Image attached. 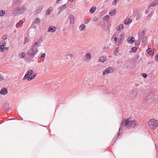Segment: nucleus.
Listing matches in <instances>:
<instances>
[{
  "label": "nucleus",
  "mask_w": 158,
  "mask_h": 158,
  "mask_svg": "<svg viewBox=\"0 0 158 158\" xmlns=\"http://www.w3.org/2000/svg\"><path fill=\"white\" fill-rule=\"evenodd\" d=\"M130 118L125 119L122 120L121 123V126L119 128V131L118 134L117 138H120L122 136L123 126H125L127 128H130L131 127H134L136 126V122L134 120H130Z\"/></svg>",
  "instance_id": "nucleus-1"
},
{
  "label": "nucleus",
  "mask_w": 158,
  "mask_h": 158,
  "mask_svg": "<svg viewBox=\"0 0 158 158\" xmlns=\"http://www.w3.org/2000/svg\"><path fill=\"white\" fill-rule=\"evenodd\" d=\"M20 1H14L13 6L17 7V8L13 12L14 16H18L23 13L25 10L26 7L25 6L22 5L20 6Z\"/></svg>",
  "instance_id": "nucleus-2"
},
{
  "label": "nucleus",
  "mask_w": 158,
  "mask_h": 158,
  "mask_svg": "<svg viewBox=\"0 0 158 158\" xmlns=\"http://www.w3.org/2000/svg\"><path fill=\"white\" fill-rule=\"evenodd\" d=\"M36 76V74L34 72L33 70H30L26 73L25 76L23 77V78L24 79H27L28 81H30L34 79Z\"/></svg>",
  "instance_id": "nucleus-3"
},
{
  "label": "nucleus",
  "mask_w": 158,
  "mask_h": 158,
  "mask_svg": "<svg viewBox=\"0 0 158 158\" xmlns=\"http://www.w3.org/2000/svg\"><path fill=\"white\" fill-rule=\"evenodd\" d=\"M148 123L150 128L153 130L156 129L158 127V120L151 119L149 121Z\"/></svg>",
  "instance_id": "nucleus-4"
},
{
  "label": "nucleus",
  "mask_w": 158,
  "mask_h": 158,
  "mask_svg": "<svg viewBox=\"0 0 158 158\" xmlns=\"http://www.w3.org/2000/svg\"><path fill=\"white\" fill-rule=\"evenodd\" d=\"M38 50L37 48L32 46L31 49H29L27 52L28 55L30 56H34L37 54Z\"/></svg>",
  "instance_id": "nucleus-5"
},
{
  "label": "nucleus",
  "mask_w": 158,
  "mask_h": 158,
  "mask_svg": "<svg viewBox=\"0 0 158 158\" xmlns=\"http://www.w3.org/2000/svg\"><path fill=\"white\" fill-rule=\"evenodd\" d=\"M113 72V69L111 67H109L106 69L103 72V75H107L108 74L112 73Z\"/></svg>",
  "instance_id": "nucleus-6"
},
{
  "label": "nucleus",
  "mask_w": 158,
  "mask_h": 158,
  "mask_svg": "<svg viewBox=\"0 0 158 158\" xmlns=\"http://www.w3.org/2000/svg\"><path fill=\"white\" fill-rule=\"evenodd\" d=\"M153 96H150L149 95H147L146 98L143 101V103L145 104L146 103L148 104L151 102V100L153 99Z\"/></svg>",
  "instance_id": "nucleus-7"
},
{
  "label": "nucleus",
  "mask_w": 158,
  "mask_h": 158,
  "mask_svg": "<svg viewBox=\"0 0 158 158\" xmlns=\"http://www.w3.org/2000/svg\"><path fill=\"white\" fill-rule=\"evenodd\" d=\"M158 5V1H153L149 5L148 9H150L151 7H154Z\"/></svg>",
  "instance_id": "nucleus-8"
},
{
  "label": "nucleus",
  "mask_w": 158,
  "mask_h": 158,
  "mask_svg": "<svg viewBox=\"0 0 158 158\" xmlns=\"http://www.w3.org/2000/svg\"><path fill=\"white\" fill-rule=\"evenodd\" d=\"M69 23L70 24H73L74 23V17L72 14L69 15Z\"/></svg>",
  "instance_id": "nucleus-9"
},
{
  "label": "nucleus",
  "mask_w": 158,
  "mask_h": 158,
  "mask_svg": "<svg viewBox=\"0 0 158 158\" xmlns=\"http://www.w3.org/2000/svg\"><path fill=\"white\" fill-rule=\"evenodd\" d=\"M56 29V27L53 26H51L49 27L48 31L53 33L55 32Z\"/></svg>",
  "instance_id": "nucleus-10"
},
{
  "label": "nucleus",
  "mask_w": 158,
  "mask_h": 158,
  "mask_svg": "<svg viewBox=\"0 0 158 158\" xmlns=\"http://www.w3.org/2000/svg\"><path fill=\"white\" fill-rule=\"evenodd\" d=\"M123 34H119L117 36V42L118 44H120L121 43L122 39L123 37Z\"/></svg>",
  "instance_id": "nucleus-11"
},
{
  "label": "nucleus",
  "mask_w": 158,
  "mask_h": 158,
  "mask_svg": "<svg viewBox=\"0 0 158 158\" xmlns=\"http://www.w3.org/2000/svg\"><path fill=\"white\" fill-rule=\"evenodd\" d=\"M6 43L4 41H2L0 42V49L2 52L3 51V49H4L5 46L6 45Z\"/></svg>",
  "instance_id": "nucleus-12"
},
{
  "label": "nucleus",
  "mask_w": 158,
  "mask_h": 158,
  "mask_svg": "<svg viewBox=\"0 0 158 158\" xmlns=\"http://www.w3.org/2000/svg\"><path fill=\"white\" fill-rule=\"evenodd\" d=\"M145 35V32L143 31L139 33V38L140 40H142V41L144 40V35Z\"/></svg>",
  "instance_id": "nucleus-13"
},
{
  "label": "nucleus",
  "mask_w": 158,
  "mask_h": 158,
  "mask_svg": "<svg viewBox=\"0 0 158 158\" xmlns=\"http://www.w3.org/2000/svg\"><path fill=\"white\" fill-rule=\"evenodd\" d=\"M67 5L66 4H64L63 5L61 6L59 8V11L58 12V15L60 14L61 12L63 9H65L66 8Z\"/></svg>",
  "instance_id": "nucleus-14"
},
{
  "label": "nucleus",
  "mask_w": 158,
  "mask_h": 158,
  "mask_svg": "<svg viewBox=\"0 0 158 158\" xmlns=\"http://www.w3.org/2000/svg\"><path fill=\"white\" fill-rule=\"evenodd\" d=\"M7 92V90L6 88H3L0 91V94L2 95H6Z\"/></svg>",
  "instance_id": "nucleus-15"
},
{
  "label": "nucleus",
  "mask_w": 158,
  "mask_h": 158,
  "mask_svg": "<svg viewBox=\"0 0 158 158\" xmlns=\"http://www.w3.org/2000/svg\"><path fill=\"white\" fill-rule=\"evenodd\" d=\"M64 56L67 59L69 60L72 59L73 55L70 53H67L66 55Z\"/></svg>",
  "instance_id": "nucleus-16"
},
{
  "label": "nucleus",
  "mask_w": 158,
  "mask_h": 158,
  "mask_svg": "<svg viewBox=\"0 0 158 158\" xmlns=\"http://www.w3.org/2000/svg\"><path fill=\"white\" fill-rule=\"evenodd\" d=\"M135 41V38L133 37H131L130 39L129 38L127 39V41L131 44L134 43Z\"/></svg>",
  "instance_id": "nucleus-17"
},
{
  "label": "nucleus",
  "mask_w": 158,
  "mask_h": 158,
  "mask_svg": "<svg viewBox=\"0 0 158 158\" xmlns=\"http://www.w3.org/2000/svg\"><path fill=\"white\" fill-rule=\"evenodd\" d=\"M124 27V26L123 24H120L117 27V30L119 32L121 30H122L123 29Z\"/></svg>",
  "instance_id": "nucleus-18"
},
{
  "label": "nucleus",
  "mask_w": 158,
  "mask_h": 158,
  "mask_svg": "<svg viewBox=\"0 0 158 158\" xmlns=\"http://www.w3.org/2000/svg\"><path fill=\"white\" fill-rule=\"evenodd\" d=\"M147 52L148 54L150 55V56L153 55L154 52H153L152 51L151 49L150 48H148L147 49Z\"/></svg>",
  "instance_id": "nucleus-19"
},
{
  "label": "nucleus",
  "mask_w": 158,
  "mask_h": 158,
  "mask_svg": "<svg viewBox=\"0 0 158 158\" xmlns=\"http://www.w3.org/2000/svg\"><path fill=\"white\" fill-rule=\"evenodd\" d=\"M132 22V20L131 19H126L124 21V23L126 25H127L129 23H131Z\"/></svg>",
  "instance_id": "nucleus-20"
},
{
  "label": "nucleus",
  "mask_w": 158,
  "mask_h": 158,
  "mask_svg": "<svg viewBox=\"0 0 158 158\" xmlns=\"http://www.w3.org/2000/svg\"><path fill=\"white\" fill-rule=\"evenodd\" d=\"M79 28L81 31L85 30V25L83 24H82L79 26Z\"/></svg>",
  "instance_id": "nucleus-21"
},
{
  "label": "nucleus",
  "mask_w": 158,
  "mask_h": 158,
  "mask_svg": "<svg viewBox=\"0 0 158 158\" xmlns=\"http://www.w3.org/2000/svg\"><path fill=\"white\" fill-rule=\"evenodd\" d=\"M106 60V57L103 56H101L99 59V60L100 62H105Z\"/></svg>",
  "instance_id": "nucleus-22"
},
{
  "label": "nucleus",
  "mask_w": 158,
  "mask_h": 158,
  "mask_svg": "<svg viewBox=\"0 0 158 158\" xmlns=\"http://www.w3.org/2000/svg\"><path fill=\"white\" fill-rule=\"evenodd\" d=\"M40 22V20L39 18H36L35 19V21L33 22V24H37Z\"/></svg>",
  "instance_id": "nucleus-23"
},
{
  "label": "nucleus",
  "mask_w": 158,
  "mask_h": 158,
  "mask_svg": "<svg viewBox=\"0 0 158 158\" xmlns=\"http://www.w3.org/2000/svg\"><path fill=\"white\" fill-rule=\"evenodd\" d=\"M86 57L87 59L88 60H90L91 58V56L90 52L87 53L86 55Z\"/></svg>",
  "instance_id": "nucleus-24"
},
{
  "label": "nucleus",
  "mask_w": 158,
  "mask_h": 158,
  "mask_svg": "<svg viewBox=\"0 0 158 158\" xmlns=\"http://www.w3.org/2000/svg\"><path fill=\"white\" fill-rule=\"evenodd\" d=\"M96 8L95 7H92L89 10V12L91 14H92L95 11Z\"/></svg>",
  "instance_id": "nucleus-25"
},
{
  "label": "nucleus",
  "mask_w": 158,
  "mask_h": 158,
  "mask_svg": "<svg viewBox=\"0 0 158 158\" xmlns=\"http://www.w3.org/2000/svg\"><path fill=\"white\" fill-rule=\"evenodd\" d=\"M116 35H113L112 37V41H114L115 42H117V38L116 36H115Z\"/></svg>",
  "instance_id": "nucleus-26"
},
{
  "label": "nucleus",
  "mask_w": 158,
  "mask_h": 158,
  "mask_svg": "<svg viewBox=\"0 0 158 158\" xmlns=\"http://www.w3.org/2000/svg\"><path fill=\"white\" fill-rule=\"evenodd\" d=\"M152 13H149L148 15L145 17V20H146L148 19H150L152 16Z\"/></svg>",
  "instance_id": "nucleus-27"
},
{
  "label": "nucleus",
  "mask_w": 158,
  "mask_h": 158,
  "mask_svg": "<svg viewBox=\"0 0 158 158\" xmlns=\"http://www.w3.org/2000/svg\"><path fill=\"white\" fill-rule=\"evenodd\" d=\"M40 46V44L38 42H35L34 44L32 46H34L35 48H37L39 47Z\"/></svg>",
  "instance_id": "nucleus-28"
},
{
  "label": "nucleus",
  "mask_w": 158,
  "mask_h": 158,
  "mask_svg": "<svg viewBox=\"0 0 158 158\" xmlns=\"http://www.w3.org/2000/svg\"><path fill=\"white\" fill-rule=\"evenodd\" d=\"M115 14V10L113 9L109 12V14L111 16L114 15Z\"/></svg>",
  "instance_id": "nucleus-29"
},
{
  "label": "nucleus",
  "mask_w": 158,
  "mask_h": 158,
  "mask_svg": "<svg viewBox=\"0 0 158 158\" xmlns=\"http://www.w3.org/2000/svg\"><path fill=\"white\" fill-rule=\"evenodd\" d=\"M23 23V22L22 20H20L19 21V22L18 23H17V24H16V27H18L20 24H22V23Z\"/></svg>",
  "instance_id": "nucleus-30"
},
{
  "label": "nucleus",
  "mask_w": 158,
  "mask_h": 158,
  "mask_svg": "<svg viewBox=\"0 0 158 158\" xmlns=\"http://www.w3.org/2000/svg\"><path fill=\"white\" fill-rule=\"evenodd\" d=\"M5 14V12L4 10H0V16H2L4 15Z\"/></svg>",
  "instance_id": "nucleus-31"
},
{
  "label": "nucleus",
  "mask_w": 158,
  "mask_h": 158,
  "mask_svg": "<svg viewBox=\"0 0 158 158\" xmlns=\"http://www.w3.org/2000/svg\"><path fill=\"white\" fill-rule=\"evenodd\" d=\"M137 50V48L136 47H132L131 48V51L132 52H133L134 53Z\"/></svg>",
  "instance_id": "nucleus-32"
},
{
  "label": "nucleus",
  "mask_w": 158,
  "mask_h": 158,
  "mask_svg": "<svg viewBox=\"0 0 158 158\" xmlns=\"http://www.w3.org/2000/svg\"><path fill=\"white\" fill-rule=\"evenodd\" d=\"M46 54L45 53H43L41 56H40V58L41 59H44L45 58Z\"/></svg>",
  "instance_id": "nucleus-33"
},
{
  "label": "nucleus",
  "mask_w": 158,
  "mask_h": 158,
  "mask_svg": "<svg viewBox=\"0 0 158 158\" xmlns=\"http://www.w3.org/2000/svg\"><path fill=\"white\" fill-rule=\"evenodd\" d=\"M109 16L108 15H106L103 17V19L106 21H108L109 19Z\"/></svg>",
  "instance_id": "nucleus-34"
},
{
  "label": "nucleus",
  "mask_w": 158,
  "mask_h": 158,
  "mask_svg": "<svg viewBox=\"0 0 158 158\" xmlns=\"http://www.w3.org/2000/svg\"><path fill=\"white\" fill-rule=\"evenodd\" d=\"M8 105H6L4 106H3V109L4 110H8Z\"/></svg>",
  "instance_id": "nucleus-35"
},
{
  "label": "nucleus",
  "mask_w": 158,
  "mask_h": 158,
  "mask_svg": "<svg viewBox=\"0 0 158 158\" xmlns=\"http://www.w3.org/2000/svg\"><path fill=\"white\" fill-rule=\"evenodd\" d=\"M118 52H119V48L118 47H117L115 49V51H114V55L116 56V54H115V53H118Z\"/></svg>",
  "instance_id": "nucleus-36"
},
{
  "label": "nucleus",
  "mask_w": 158,
  "mask_h": 158,
  "mask_svg": "<svg viewBox=\"0 0 158 158\" xmlns=\"http://www.w3.org/2000/svg\"><path fill=\"white\" fill-rule=\"evenodd\" d=\"M38 42L40 44L42 43L43 42V40L42 38H40L38 40L36 41Z\"/></svg>",
  "instance_id": "nucleus-37"
},
{
  "label": "nucleus",
  "mask_w": 158,
  "mask_h": 158,
  "mask_svg": "<svg viewBox=\"0 0 158 158\" xmlns=\"http://www.w3.org/2000/svg\"><path fill=\"white\" fill-rule=\"evenodd\" d=\"M51 10L50 9H48L47 10L46 12V15H49L50 13V12H51Z\"/></svg>",
  "instance_id": "nucleus-38"
},
{
  "label": "nucleus",
  "mask_w": 158,
  "mask_h": 158,
  "mask_svg": "<svg viewBox=\"0 0 158 158\" xmlns=\"http://www.w3.org/2000/svg\"><path fill=\"white\" fill-rule=\"evenodd\" d=\"M20 57L21 58H23L25 56V54L24 53H22L19 54Z\"/></svg>",
  "instance_id": "nucleus-39"
},
{
  "label": "nucleus",
  "mask_w": 158,
  "mask_h": 158,
  "mask_svg": "<svg viewBox=\"0 0 158 158\" xmlns=\"http://www.w3.org/2000/svg\"><path fill=\"white\" fill-rule=\"evenodd\" d=\"M29 40H28L27 38V37H25V41L24 42V44H25L27 43L28 42Z\"/></svg>",
  "instance_id": "nucleus-40"
},
{
  "label": "nucleus",
  "mask_w": 158,
  "mask_h": 158,
  "mask_svg": "<svg viewBox=\"0 0 158 158\" xmlns=\"http://www.w3.org/2000/svg\"><path fill=\"white\" fill-rule=\"evenodd\" d=\"M4 79V77L0 73V81H1Z\"/></svg>",
  "instance_id": "nucleus-41"
},
{
  "label": "nucleus",
  "mask_w": 158,
  "mask_h": 158,
  "mask_svg": "<svg viewBox=\"0 0 158 158\" xmlns=\"http://www.w3.org/2000/svg\"><path fill=\"white\" fill-rule=\"evenodd\" d=\"M117 138H116V137H114V138L112 140V142L113 143H112V145H113L114 143L115 142V141L116 140Z\"/></svg>",
  "instance_id": "nucleus-42"
},
{
  "label": "nucleus",
  "mask_w": 158,
  "mask_h": 158,
  "mask_svg": "<svg viewBox=\"0 0 158 158\" xmlns=\"http://www.w3.org/2000/svg\"><path fill=\"white\" fill-rule=\"evenodd\" d=\"M7 35H4L2 37V39L4 40H6L7 39Z\"/></svg>",
  "instance_id": "nucleus-43"
},
{
  "label": "nucleus",
  "mask_w": 158,
  "mask_h": 158,
  "mask_svg": "<svg viewBox=\"0 0 158 158\" xmlns=\"http://www.w3.org/2000/svg\"><path fill=\"white\" fill-rule=\"evenodd\" d=\"M118 2V1H114L112 3V4L113 5H115Z\"/></svg>",
  "instance_id": "nucleus-44"
},
{
  "label": "nucleus",
  "mask_w": 158,
  "mask_h": 158,
  "mask_svg": "<svg viewBox=\"0 0 158 158\" xmlns=\"http://www.w3.org/2000/svg\"><path fill=\"white\" fill-rule=\"evenodd\" d=\"M142 76L143 77L145 78H146L147 76V74L145 73H143Z\"/></svg>",
  "instance_id": "nucleus-45"
},
{
  "label": "nucleus",
  "mask_w": 158,
  "mask_h": 158,
  "mask_svg": "<svg viewBox=\"0 0 158 158\" xmlns=\"http://www.w3.org/2000/svg\"><path fill=\"white\" fill-rule=\"evenodd\" d=\"M155 59L156 61H158V55H156L155 56Z\"/></svg>",
  "instance_id": "nucleus-46"
},
{
  "label": "nucleus",
  "mask_w": 158,
  "mask_h": 158,
  "mask_svg": "<svg viewBox=\"0 0 158 158\" xmlns=\"http://www.w3.org/2000/svg\"><path fill=\"white\" fill-rule=\"evenodd\" d=\"M98 19V18L96 17H94V18L93 20L94 21H97Z\"/></svg>",
  "instance_id": "nucleus-47"
},
{
  "label": "nucleus",
  "mask_w": 158,
  "mask_h": 158,
  "mask_svg": "<svg viewBox=\"0 0 158 158\" xmlns=\"http://www.w3.org/2000/svg\"><path fill=\"white\" fill-rule=\"evenodd\" d=\"M149 12V10L148 9H147L146 10L145 13L146 14H147Z\"/></svg>",
  "instance_id": "nucleus-48"
},
{
  "label": "nucleus",
  "mask_w": 158,
  "mask_h": 158,
  "mask_svg": "<svg viewBox=\"0 0 158 158\" xmlns=\"http://www.w3.org/2000/svg\"><path fill=\"white\" fill-rule=\"evenodd\" d=\"M89 19H87L85 21V23H88L89 22Z\"/></svg>",
  "instance_id": "nucleus-49"
},
{
  "label": "nucleus",
  "mask_w": 158,
  "mask_h": 158,
  "mask_svg": "<svg viewBox=\"0 0 158 158\" xmlns=\"http://www.w3.org/2000/svg\"><path fill=\"white\" fill-rule=\"evenodd\" d=\"M155 146L156 148V151H157L158 150V146L157 145V144Z\"/></svg>",
  "instance_id": "nucleus-50"
},
{
  "label": "nucleus",
  "mask_w": 158,
  "mask_h": 158,
  "mask_svg": "<svg viewBox=\"0 0 158 158\" xmlns=\"http://www.w3.org/2000/svg\"><path fill=\"white\" fill-rule=\"evenodd\" d=\"M32 27L33 28H35V25L33 24H32Z\"/></svg>",
  "instance_id": "nucleus-51"
},
{
  "label": "nucleus",
  "mask_w": 158,
  "mask_h": 158,
  "mask_svg": "<svg viewBox=\"0 0 158 158\" xmlns=\"http://www.w3.org/2000/svg\"><path fill=\"white\" fill-rule=\"evenodd\" d=\"M4 49H8V48H7V47H5V48H4Z\"/></svg>",
  "instance_id": "nucleus-52"
},
{
  "label": "nucleus",
  "mask_w": 158,
  "mask_h": 158,
  "mask_svg": "<svg viewBox=\"0 0 158 158\" xmlns=\"http://www.w3.org/2000/svg\"><path fill=\"white\" fill-rule=\"evenodd\" d=\"M136 42L137 43V44H138L139 43V42L138 41V42H137V41H136Z\"/></svg>",
  "instance_id": "nucleus-53"
},
{
  "label": "nucleus",
  "mask_w": 158,
  "mask_h": 158,
  "mask_svg": "<svg viewBox=\"0 0 158 158\" xmlns=\"http://www.w3.org/2000/svg\"><path fill=\"white\" fill-rule=\"evenodd\" d=\"M16 32V31L15 30V31H14V33H15V32Z\"/></svg>",
  "instance_id": "nucleus-54"
},
{
  "label": "nucleus",
  "mask_w": 158,
  "mask_h": 158,
  "mask_svg": "<svg viewBox=\"0 0 158 158\" xmlns=\"http://www.w3.org/2000/svg\"><path fill=\"white\" fill-rule=\"evenodd\" d=\"M72 2H73V0H72V1H71Z\"/></svg>",
  "instance_id": "nucleus-55"
}]
</instances>
